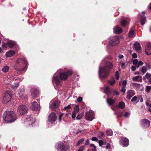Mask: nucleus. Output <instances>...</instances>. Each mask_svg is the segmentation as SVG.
<instances>
[{"label":"nucleus","mask_w":151,"mask_h":151,"mask_svg":"<svg viewBox=\"0 0 151 151\" xmlns=\"http://www.w3.org/2000/svg\"><path fill=\"white\" fill-rule=\"evenodd\" d=\"M113 65L110 61H106L104 66L100 67L99 70V77L102 78H105L107 77L110 74L111 70L113 68Z\"/></svg>","instance_id":"1"},{"label":"nucleus","mask_w":151,"mask_h":151,"mask_svg":"<svg viewBox=\"0 0 151 151\" xmlns=\"http://www.w3.org/2000/svg\"><path fill=\"white\" fill-rule=\"evenodd\" d=\"M73 73L72 71L68 70L61 73L59 75L55 74L54 76L52 82L57 86H61L60 83L61 80H66L68 77L71 76Z\"/></svg>","instance_id":"2"},{"label":"nucleus","mask_w":151,"mask_h":151,"mask_svg":"<svg viewBox=\"0 0 151 151\" xmlns=\"http://www.w3.org/2000/svg\"><path fill=\"white\" fill-rule=\"evenodd\" d=\"M28 63L27 60L25 59L19 58L16 61L14 66V69L19 71H25L27 69Z\"/></svg>","instance_id":"3"},{"label":"nucleus","mask_w":151,"mask_h":151,"mask_svg":"<svg viewBox=\"0 0 151 151\" xmlns=\"http://www.w3.org/2000/svg\"><path fill=\"white\" fill-rule=\"evenodd\" d=\"M4 120L7 123H11L15 121L17 118V116L13 111H7L3 115Z\"/></svg>","instance_id":"4"},{"label":"nucleus","mask_w":151,"mask_h":151,"mask_svg":"<svg viewBox=\"0 0 151 151\" xmlns=\"http://www.w3.org/2000/svg\"><path fill=\"white\" fill-rule=\"evenodd\" d=\"M13 95V92L11 91H6L3 97V102L4 104L9 102L11 100Z\"/></svg>","instance_id":"5"},{"label":"nucleus","mask_w":151,"mask_h":151,"mask_svg":"<svg viewBox=\"0 0 151 151\" xmlns=\"http://www.w3.org/2000/svg\"><path fill=\"white\" fill-rule=\"evenodd\" d=\"M28 108L25 105H22L18 107L17 110V114L20 116L24 115L27 112Z\"/></svg>","instance_id":"6"},{"label":"nucleus","mask_w":151,"mask_h":151,"mask_svg":"<svg viewBox=\"0 0 151 151\" xmlns=\"http://www.w3.org/2000/svg\"><path fill=\"white\" fill-rule=\"evenodd\" d=\"M56 148L58 150L61 151H69L70 146L68 145L64 144L63 143L61 142L57 144Z\"/></svg>","instance_id":"7"},{"label":"nucleus","mask_w":151,"mask_h":151,"mask_svg":"<svg viewBox=\"0 0 151 151\" xmlns=\"http://www.w3.org/2000/svg\"><path fill=\"white\" fill-rule=\"evenodd\" d=\"M119 42V38L117 36L111 37L109 38V43L111 46L117 45Z\"/></svg>","instance_id":"8"},{"label":"nucleus","mask_w":151,"mask_h":151,"mask_svg":"<svg viewBox=\"0 0 151 151\" xmlns=\"http://www.w3.org/2000/svg\"><path fill=\"white\" fill-rule=\"evenodd\" d=\"M104 92L108 95L110 93H112L114 95L118 96L119 95V92L116 90H112L108 86L105 87L104 89Z\"/></svg>","instance_id":"9"},{"label":"nucleus","mask_w":151,"mask_h":151,"mask_svg":"<svg viewBox=\"0 0 151 151\" xmlns=\"http://www.w3.org/2000/svg\"><path fill=\"white\" fill-rule=\"evenodd\" d=\"M60 103L55 100H53L50 103V107L54 111H56L59 106Z\"/></svg>","instance_id":"10"},{"label":"nucleus","mask_w":151,"mask_h":151,"mask_svg":"<svg viewBox=\"0 0 151 151\" xmlns=\"http://www.w3.org/2000/svg\"><path fill=\"white\" fill-rule=\"evenodd\" d=\"M119 143L123 147H126L129 145V140L127 138L122 136L119 139Z\"/></svg>","instance_id":"11"},{"label":"nucleus","mask_w":151,"mask_h":151,"mask_svg":"<svg viewBox=\"0 0 151 151\" xmlns=\"http://www.w3.org/2000/svg\"><path fill=\"white\" fill-rule=\"evenodd\" d=\"M30 109L32 111H36L37 112H39L40 110V104L38 105L36 101H34L31 104Z\"/></svg>","instance_id":"12"},{"label":"nucleus","mask_w":151,"mask_h":151,"mask_svg":"<svg viewBox=\"0 0 151 151\" xmlns=\"http://www.w3.org/2000/svg\"><path fill=\"white\" fill-rule=\"evenodd\" d=\"M57 116L56 114L52 112L50 113L49 115L48 119V121L50 123L53 122L56 120Z\"/></svg>","instance_id":"13"},{"label":"nucleus","mask_w":151,"mask_h":151,"mask_svg":"<svg viewBox=\"0 0 151 151\" xmlns=\"http://www.w3.org/2000/svg\"><path fill=\"white\" fill-rule=\"evenodd\" d=\"M93 115V113L92 111H89L88 112H86L85 115L86 119L89 121H92L94 118Z\"/></svg>","instance_id":"14"},{"label":"nucleus","mask_w":151,"mask_h":151,"mask_svg":"<svg viewBox=\"0 0 151 151\" xmlns=\"http://www.w3.org/2000/svg\"><path fill=\"white\" fill-rule=\"evenodd\" d=\"M150 123L148 120L144 119L141 121V124L142 127L145 128H148L150 125Z\"/></svg>","instance_id":"15"},{"label":"nucleus","mask_w":151,"mask_h":151,"mask_svg":"<svg viewBox=\"0 0 151 151\" xmlns=\"http://www.w3.org/2000/svg\"><path fill=\"white\" fill-rule=\"evenodd\" d=\"M130 22V19L128 18H124L121 21V24L122 26L124 27L128 25Z\"/></svg>","instance_id":"16"},{"label":"nucleus","mask_w":151,"mask_h":151,"mask_svg":"<svg viewBox=\"0 0 151 151\" xmlns=\"http://www.w3.org/2000/svg\"><path fill=\"white\" fill-rule=\"evenodd\" d=\"M31 95L33 97L37 98L38 96L39 91L38 89L35 88H32L30 89Z\"/></svg>","instance_id":"17"},{"label":"nucleus","mask_w":151,"mask_h":151,"mask_svg":"<svg viewBox=\"0 0 151 151\" xmlns=\"http://www.w3.org/2000/svg\"><path fill=\"white\" fill-rule=\"evenodd\" d=\"M145 12H142V15H140L141 16V18L140 19V23L142 25H143L145 24L146 22V17L145 15Z\"/></svg>","instance_id":"18"},{"label":"nucleus","mask_w":151,"mask_h":151,"mask_svg":"<svg viewBox=\"0 0 151 151\" xmlns=\"http://www.w3.org/2000/svg\"><path fill=\"white\" fill-rule=\"evenodd\" d=\"M24 90L23 89L19 90L16 93V95L17 97L23 98H24Z\"/></svg>","instance_id":"19"},{"label":"nucleus","mask_w":151,"mask_h":151,"mask_svg":"<svg viewBox=\"0 0 151 151\" xmlns=\"http://www.w3.org/2000/svg\"><path fill=\"white\" fill-rule=\"evenodd\" d=\"M145 52L147 55L151 54V44H148L145 47Z\"/></svg>","instance_id":"20"},{"label":"nucleus","mask_w":151,"mask_h":151,"mask_svg":"<svg viewBox=\"0 0 151 151\" xmlns=\"http://www.w3.org/2000/svg\"><path fill=\"white\" fill-rule=\"evenodd\" d=\"M127 93L126 97L128 99H130L135 94L134 91L132 90H128L127 92Z\"/></svg>","instance_id":"21"},{"label":"nucleus","mask_w":151,"mask_h":151,"mask_svg":"<svg viewBox=\"0 0 151 151\" xmlns=\"http://www.w3.org/2000/svg\"><path fill=\"white\" fill-rule=\"evenodd\" d=\"M15 54V52L14 51L10 50L6 52V56L7 57H11L14 56Z\"/></svg>","instance_id":"22"},{"label":"nucleus","mask_w":151,"mask_h":151,"mask_svg":"<svg viewBox=\"0 0 151 151\" xmlns=\"http://www.w3.org/2000/svg\"><path fill=\"white\" fill-rule=\"evenodd\" d=\"M106 102L109 105L111 106L114 104L115 100L111 98H107Z\"/></svg>","instance_id":"23"},{"label":"nucleus","mask_w":151,"mask_h":151,"mask_svg":"<svg viewBox=\"0 0 151 151\" xmlns=\"http://www.w3.org/2000/svg\"><path fill=\"white\" fill-rule=\"evenodd\" d=\"M134 46L136 50L138 52L140 51L141 48L140 45L138 42H135L134 44Z\"/></svg>","instance_id":"24"},{"label":"nucleus","mask_w":151,"mask_h":151,"mask_svg":"<svg viewBox=\"0 0 151 151\" xmlns=\"http://www.w3.org/2000/svg\"><path fill=\"white\" fill-rule=\"evenodd\" d=\"M122 31L121 28L118 26H116L114 29V32L116 34H120Z\"/></svg>","instance_id":"25"},{"label":"nucleus","mask_w":151,"mask_h":151,"mask_svg":"<svg viewBox=\"0 0 151 151\" xmlns=\"http://www.w3.org/2000/svg\"><path fill=\"white\" fill-rule=\"evenodd\" d=\"M132 80L134 81H138L141 82L142 81V77L139 76L134 77L132 78Z\"/></svg>","instance_id":"26"},{"label":"nucleus","mask_w":151,"mask_h":151,"mask_svg":"<svg viewBox=\"0 0 151 151\" xmlns=\"http://www.w3.org/2000/svg\"><path fill=\"white\" fill-rule=\"evenodd\" d=\"M143 78L144 79H149V82L150 83H151V74L150 73H146L145 76L143 77Z\"/></svg>","instance_id":"27"},{"label":"nucleus","mask_w":151,"mask_h":151,"mask_svg":"<svg viewBox=\"0 0 151 151\" xmlns=\"http://www.w3.org/2000/svg\"><path fill=\"white\" fill-rule=\"evenodd\" d=\"M27 119L28 121L29 122V123H30L31 124L34 123L35 122V119H33V118H32L31 116H28L27 118Z\"/></svg>","instance_id":"28"},{"label":"nucleus","mask_w":151,"mask_h":151,"mask_svg":"<svg viewBox=\"0 0 151 151\" xmlns=\"http://www.w3.org/2000/svg\"><path fill=\"white\" fill-rule=\"evenodd\" d=\"M112 80H109L108 81V82L112 86L115 83V81L114 80V78L113 77L111 78V79Z\"/></svg>","instance_id":"29"},{"label":"nucleus","mask_w":151,"mask_h":151,"mask_svg":"<svg viewBox=\"0 0 151 151\" xmlns=\"http://www.w3.org/2000/svg\"><path fill=\"white\" fill-rule=\"evenodd\" d=\"M125 103L122 101L119 102L118 105L119 108L121 109L124 108L125 107Z\"/></svg>","instance_id":"30"},{"label":"nucleus","mask_w":151,"mask_h":151,"mask_svg":"<svg viewBox=\"0 0 151 151\" xmlns=\"http://www.w3.org/2000/svg\"><path fill=\"white\" fill-rule=\"evenodd\" d=\"M7 44L8 47L10 48L13 47L15 46V43L11 42H8Z\"/></svg>","instance_id":"31"},{"label":"nucleus","mask_w":151,"mask_h":151,"mask_svg":"<svg viewBox=\"0 0 151 151\" xmlns=\"http://www.w3.org/2000/svg\"><path fill=\"white\" fill-rule=\"evenodd\" d=\"M106 135L108 136H111L113 134V132L112 130L110 129H107L106 131Z\"/></svg>","instance_id":"32"},{"label":"nucleus","mask_w":151,"mask_h":151,"mask_svg":"<svg viewBox=\"0 0 151 151\" xmlns=\"http://www.w3.org/2000/svg\"><path fill=\"white\" fill-rule=\"evenodd\" d=\"M9 69V67L8 66L6 65L2 69V71L4 73H6L8 71Z\"/></svg>","instance_id":"33"},{"label":"nucleus","mask_w":151,"mask_h":151,"mask_svg":"<svg viewBox=\"0 0 151 151\" xmlns=\"http://www.w3.org/2000/svg\"><path fill=\"white\" fill-rule=\"evenodd\" d=\"M79 105H76L74 107V111H73L76 113H78L79 112Z\"/></svg>","instance_id":"34"},{"label":"nucleus","mask_w":151,"mask_h":151,"mask_svg":"<svg viewBox=\"0 0 151 151\" xmlns=\"http://www.w3.org/2000/svg\"><path fill=\"white\" fill-rule=\"evenodd\" d=\"M134 31L133 29L131 30L129 32V36L130 38L132 37L134 35Z\"/></svg>","instance_id":"35"},{"label":"nucleus","mask_w":151,"mask_h":151,"mask_svg":"<svg viewBox=\"0 0 151 151\" xmlns=\"http://www.w3.org/2000/svg\"><path fill=\"white\" fill-rule=\"evenodd\" d=\"M147 70V67L145 66H143L142 67L141 69L142 72L143 74L145 73Z\"/></svg>","instance_id":"36"},{"label":"nucleus","mask_w":151,"mask_h":151,"mask_svg":"<svg viewBox=\"0 0 151 151\" xmlns=\"http://www.w3.org/2000/svg\"><path fill=\"white\" fill-rule=\"evenodd\" d=\"M83 114L82 113L81 114H78L76 117V119L79 120L81 119L83 116Z\"/></svg>","instance_id":"37"},{"label":"nucleus","mask_w":151,"mask_h":151,"mask_svg":"<svg viewBox=\"0 0 151 151\" xmlns=\"http://www.w3.org/2000/svg\"><path fill=\"white\" fill-rule=\"evenodd\" d=\"M116 78L117 80L119 79V73L118 71H116L115 73Z\"/></svg>","instance_id":"38"},{"label":"nucleus","mask_w":151,"mask_h":151,"mask_svg":"<svg viewBox=\"0 0 151 151\" xmlns=\"http://www.w3.org/2000/svg\"><path fill=\"white\" fill-rule=\"evenodd\" d=\"M151 89V87L150 86H147L146 87V92L148 93L150 92Z\"/></svg>","instance_id":"39"},{"label":"nucleus","mask_w":151,"mask_h":151,"mask_svg":"<svg viewBox=\"0 0 151 151\" xmlns=\"http://www.w3.org/2000/svg\"><path fill=\"white\" fill-rule=\"evenodd\" d=\"M71 108V106L70 105H68L67 106L65 107L64 109L65 110H67V111H68V110L70 109Z\"/></svg>","instance_id":"40"},{"label":"nucleus","mask_w":151,"mask_h":151,"mask_svg":"<svg viewBox=\"0 0 151 151\" xmlns=\"http://www.w3.org/2000/svg\"><path fill=\"white\" fill-rule=\"evenodd\" d=\"M77 113H76L75 112H74V111L73 112V113L72 114V119H75V117H76V114Z\"/></svg>","instance_id":"41"},{"label":"nucleus","mask_w":151,"mask_h":151,"mask_svg":"<svg viewBox=\"0 0 151 151\" xmlns=\"http://www.w3.org/2000/svg\"><path fill=\"white\" fill-rule=\"evenodd\" d=\"M138 61L137 59H136L134 60L133 61V64L134 65H136L138 64Z\"/></svg>","instance_id":"42"},{"label":"nucleus","mask_w":151,"mask_h":151,"mask_svg":"<svg viewBox=\"0 0 151 151\" xmlns=\"http://www.w3.org/2000/svg\"><path fill=\"white\" fill-rule=\"evenodd\" d=\"M125 88H126V87H125V86H123L122 87V89L121 90V91L122 92L125 93V91H126Z\"/></svg>","instance_id":"43"},{"label":"nucleus","mask_w":151,"mask_h":151,"mask_svg":"<svg viewBox=\"0 0 151 151\" xmlns=\"http://www.w3.org/2000/svg\"><path fill=\"white\" fill-rule=\"evenodd\" d=\"M2 47L4 49H6L7 48V45L5 43H4L2 45Z\"/></svg>","instance_id":"44"},{"label":"nucleus","mask_w":151,"mask_h":151,"mask_svg":"<svg viewBox=\"0 0 151 151\" xmlns=\"http://www.w3.org/2000/svg\"><path fill=\"white\" fill-rule=\"evenodd\" d=\"M98 142L99 146H100L104 145V142L102 140H99L98 141Z\"/></svg>","instance_id":"45"},{"label":"nucleus","mask_w":151,"mask_h":151,"mask_svg":"<svg viewBox=\"0 0 151 151\" xmlns=\"http://www.w3.org/2000/svg\"><path fill=\"white\" fill-rule=\"evenodd\" d=\"M129 114H130L129 112H126L124 113V116L125 117H128V116L129 115Z\"/></svg>","instance_id":"46"},{"label":"nucleus","mask_w":151,"mask_h":151,"mask_svg":"<svg viewBox=\"0 0 151 151\" xmlns=\"http://www.w3.org/2000/svg\"><path fill=\"white\" fill-rule=\"evenodd\" d=\"M137 99V97L136 96H135L132 98L131 101L132 102L134 101Z\"/></svg>","instance_id":"47"},{"label":"nucleus","mask_w":151,"mask_h":151,"mask_svg":"<svg viewBox=\"0 0 151 151\" xmlns=\"http://www.w3.org/2000/svg\"><path fill=\"white\" fill-rule=\"evenodd\" d=\"M63 113L61 114L59 116V120L60 122H61L63 116Z\"/></svg>","instance_id":"48"},{"label":"nucleus","mask_w":151,"mask_h":151,"mask_svg":"<svg viewBox=\"0 0 151 151\" xmlns=\"http://www.w3.org/2000/svg\"><path fill=\"white\" fill-rule=\"evenodd\" d=\"M82 98L80 96L77 99V101H78V102H81V101H82Z\"/></svg>","instance_id":"49"},{"label":"nucleus","mask_w":151,"mask_h":151,"mask_svg":"<svg viewBox=\"0 0 151 151\" xmlns=\"http://www.w3.org/2000/svg\"><path fill=\"white\" fill-rule=\"evenodd\" d=\"M91 140L93 141L97 142L98 140V139L96 137H93Z\"/></svg>","instance_id":"50"},{"label":"nucleus","mask_w":151,"mask_h":151,"mask_svg":"<svg viewBox=\"0 0 151 151\" xmlns=\"http://www.w3.org/2000/svg\"><path fill=\"white\" fill-rule=\"evenodd\" d=\"M90 146L91 147H93L94 148L93 149V150H96V147L93 144H90Z\"/></svg>","instance_id":"51"},{"label":"nucleus","mask_w":151,"mask_h":151,"mask_svg":"<svg viewBox=\"0 0 151 151\" xmlns=\"http://www.w3.org/2000/svg\"><path fill=\"white\" fill-rule=\"evenodd\" d=\"M127 83V81L126 80L124 81L122 83V85L123 86H125V87L126 86V84Z\"/></svg>","instance_id":"52"},{"label":"nucleus","mask_w":151,"mask_h":151,"mask_svg":"<svg viewBox=\"0 0 151 151\" xmlns=\"http://www.w3.org/2000/svg\"><path fill=\"white\" fill-rule=\"evenodd\" d=\"M118 117H121L123 115V113L120 112H119L117 114Z\"/></svg>","instance_id":"53"},{"label":"nucleus","mask_w":151,"mask_h":151,"mask_svg":"<svg viewBox=\"0 0 151 151\" xmlns=\"http://www.w3.org/2000/svg\"><path fill=\"white\" fill-rule=\"evenodd\" d=\"M84 148V146H81L79 149L78 150V151H82L83 149Z\"/></svg>","instance_id":"54"},{"label":"nucleus","mask_w":151,"mask_h":151,"mask_svg":"<svg viewBox=\"0 0 151 151\" xmlns=\"http://www.w3.org/2000/svg\"><path fill=\"white\" fill-rule=\"evenodd\" d=\"M132 57L133 58H136L137 57V55L135 53H133L132 55Z\"/></svg>","instance_id":"55"},{"label":"nucleus","mask_w":151,"mask_h":151,"mask_svg":"<svg viewBox=\"0 0 151 151\" xmlns=\"http://www.w3.org/2000/svg\"><path fill=\"white\" fill-rule=\"evenodd\" d=\"M89 142H90L89 139H88L86 140V143H85V145H88L89 144Z\"/></svg>","instance_id":"56"},{"label":"nucleus","mask_w":151,"mask_h":151,"mask_svg":"<svg viewBox=\"0 0 151 151\" xmlns=\"http://www.w3.org/2000/svg\"><path fill=\"white\" fill-rule=\"evenodd\" d=\"M131 69L132 71H134L136 69V67L133 65L131 67Z\"/></svg>","instance_id":"57"},{"label":"nucleus","mask_w":151,"mask_h":151,"mask_svg":"<svg viewBox=\"0 0 151 151\" xmlns=\"http://www.w3.org/2000/svg\"><path fill=\"white\" fill-rule=\"evenodd\" d=\"M143 63L141 61L138 62V64L139 66H141L143 65Z\"/></svg>","instance_id":"58"},{"label":"nucleus","mask_w":151,"mask_h":151,"mask_svg":"<svg viewBox=\"0 0 151 151\" xmlns=\"http://www.w3.org/2000/svg\"><path fill=\"white\" fill-rule=\"evenodd\" d=\"M84 140V139L82 138L81 139H80L78 142L80 143V144L83 142Z\"/></svg>","instance_id":"59"},{"label":"nucleus","mask_w":151,"mask_h":151,"mask_svg":"<svg viewBox=\"0 0 151 151\" xmlns=\"http://www.w3.org/2000/svg\"><path fill=\"white\" fill-rule=\"evenodd\" d=\"M110 144L109 143H108L107 144L106 146V149H108L109 148H110Z\"/></svg>","instance_id":"60"},{"label":"nucleus","mask_w":151,"mask_h":151,"mask_svg":"<svg viewBox=\"0 0 151 151\" xmlns=\"http://www.w3.org/2000/svg\"><path fill=\"white\" fill-rule=\"evenodd\" d=\"M99 135L100 136H101V137H103L104 135V134L103 132H100L99 133Z\"/></svg>","instance_id":"61"},{"label":"nucleus","mask_w":151,"mask_h":151,"mask_svg":"<svg viewBox=\"0 0 151 151\" xmlns=\"http://www.w3.org/2000/svg\"><path fill=\"white\" fill-rule=\"evenodd\" d=\"M133 84L134 86H139L140 85V84L137 83H133Z\"/></svg>","instance_id":"62"},{"label":"nucleus","mask_w":151,"mask_h":151,"mask_svg":"<svg viewBox=\"0 0 151 151\" xmlns=\"http://www.w3.org/2000/svg\"><path fill=\"white\" fill-rule=\"evenodd\" d=\"M123 57L124 56L123 55H120L119 57V58L120 59H122L123 58Z\"/></svg>","instance_id":"63"},{"label":"nucleus","mask_w":151,"mask_h":151,"mask_svg":"<svg viewBox=\"0 0 151 151\" xmlns=\"http://www.w3.org/2000/svg\"><path fill=\"white\" fill-rule=\"evenodd\" d=\"M121 66L122 67H123L125 65V63H121Z\"/></svg>","instance_id":"64"}]
</instances>
